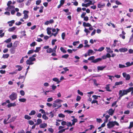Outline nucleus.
<instances>
[{
  "mask_svg": "<svg viewBox=\"0 0 133 133\" xmlns=\"http://www.w3.org/2000/svg\"><path fill=\"white\" fill-rule=\"evenodd\" d=\"M118 126L119 124L116 121H109L107 124L108 128H111L114 127L115 125Z\"/></svg>",
  "mask_w": 133,
  "mask_h": 133,
  "instance_id": "nucleus-1",
  "label": "nucleus"
},
{
  "mask_svg": "<svg viewBox=\"0 0 133 133\" xmlns=\"http://www.w3.org/2000/svg\"><path fill=\"white\" fill-rule=\"evenodd\" d=\"M17 94L15 92H12L11 94L9 96V98L12 101L16 99L17 98Z\"/></svg>",
  "mask_w": 133,
  "mask_h": 133,
  "instance_id": "nucleus-2",
  "label": "nucleus"
},
{
  "mask_svg": "<svg viewBox=\"0 0 133 133\" xmlns=\"http://www.w3.org/2000/svg\"><path fill=\"white\" fill-rule=\"evenodd\" d=\"M63 101L59 99H56L54 102V103H58L59 104L58 107L56 108V109H58L59 108L61 107L62 105L61 103Z\"/></svg>",
  "mask_w": 133,
  "mask_h": 133,
  "instance_id": "nucleus-3",
  "label": "nucleus"
},
{
  "mask_svg": "<svg viewBox=\"0 0 133 133\" xmlns=\"http://www.w3.org/2000/svg\"><path fill=\"white\" fill-rule=\"evenodd\" d=\"M105 4L101 2H99L97 4L98 8H104L105 6Z\"/></svg>",
  "mask_w": 133,
  "mask_h": 133,
  "instance_id": "nucleus-4",
  "label": "nucleus"
},
{
  "mask_svg": "<svg viewBox=\"0 0 133 133\" xmlns=\"http://www.w3.org/2000/svg\"><path fill=\"white\" fill-rule=\"evenodd\" d=\"M127 107L129 109H132L133 108V102H128L127 105Z\"/></svg>",
  "mask_w": 133,
  "mask_h": 133,
  "instance_id": "nucleus-5",
  "label": "nucleus"
},
{
  "mask_svg": "<svg viewBox=\"0 0 133 133\" xmlns=\"http://www.w3.org/2000/svg\"><path fill=\"white\" fill-rule=\"evenodd\" d=\"M123 77L125 78L126 80H129L130 78V75L129 74H127L125 72H123L122 74Z\"/></svg>",
  "mask_w": 133,
  "mask_h": 133,
  "instance_id": "nucleus-6",
  "label": "nucleus"
},
{
  "mask_svg": "<svg viewBox=\"0 0 133 133\" xmlns=\"http://www.w3.org/2000/svg\"><path fill=\"white\" fill-rule=\"evenodd\" d=\"M29 12L26 10H24L23 11V13L24 14V17L23 18V19H26L28 18V14Z\"/></svg>",
  "mask_w": 133,
  "mask_h": 133,
  "instance_id": "nucleus-7",
  "label": "nucleus"
},
{
  "mask_svg": "<svg viewBox=\"0 0 133 133\" xmlns=\"http://www.w3.org/2000/svg\"><path fill=\"white\" fill-rule=\"evenodd\" d=\"M102 60V58H98L97 59H94V60L91 61V62L95 63L101 61Z\"/></svg>",
  "mask_w": 133,
  "mask_h": 133,
  "instance_id": "nucleus-8",
  "label": "nucleus"
},
{
  "mask_svg": "<svg viewBox=\"0 0 133 133\" xmlns=\"http://www.w3.org/2000/svg\"><path fill=\"white\" fill-rule=\"evenodd\" d=\"M114 110H113L112 108H110L109 110L108 113L109 115L112 116L114 112Z\"/></svg>",
  "mask_w": 133,
  "mask_h": 133,
  "instance_id": "nucleus-9",
  "label": "nucleus"
},
{
  "mask_svg": "<svg viewBox=\"0 0 133 133\" xmlns=\"http://www.w3.org/2000/svg\"><path fill=\"white\" fill-rule=\"evenodd\" d=\"M16 106V102H14L13 103H10L7 105L8 108H10L12 107H15Z\"/></svg>",
  "mask_w": 133,
  "mask_h": 133,
  "instance_id": "nucleus-10",
  "label": "nucleus"
},
{
  "mask_svg": "<svg viewBox=\"0 0 133 133\" xmlns=\"http://www.w3.org/2000/svg\"><path fill=\"white\" fill-rule=\"evenodd\" d=\"M15 21L14 20H12L11 21L8 22L7 23L9 24V26H12L13 24H14Z\"/></svg>",
  "mask_w": 133,
  "mask_h": 133,
  "instance_id": "nucleus-11",
  "label": "nucleus"
},
{
  "mask_svg": "<svg viewBox=\"0 0 133 133\" xmlns=\"http://www.w3.org/2000/svg\"><path fill=\"white\" fill-rule=\"evenodd\" d=\"M110 85V84H108L106 85V87H105V89H106V90L107 91L111 92L112 91V90L110 89V87L109 86Z\"/></svg>",
  "mask_w": 133,
  "mask_h": 133,
  "instance_id": "nucleus-12",
  "label": "nucleus"
},
{
  "mask_svg": "<svg viewBox=\"0 0 133 133\" xmlns=\"http://www.w3.org/2000/svg\"><path fill=\"white\" fill-rule=\"evenodd\" d=\"M128 50V49L125 48H122L119 49V51L121 52H125Z\"/></svg>",
  "mask_w": 133,
  "mask_h": 133,
  "instance_id": "nucleus-13",
  "label": "nucleus"
},
{
  "mask_svg": "<svg viewBox=\"0 0 133 133\" xmlns=\"http://www.w3.org/2000/svg\"><path fill=\"white\" fill-rule=\"evenodd\" d=\"M26 63L27 65L28 64L29 65H32L34 63V62H31L29 59H28L26 61Z\"/></svg>",
  "mask_w": 133,
  "mask_h": 133,
  "instance_id": "nucleus-14",
  "label": "nucleus"
},
{
  "mask_svg": "<svg viewBox=\"0 0 133 133\" xmlns=\"http://www.w3.org/2000/svg\"><path fill=\"white\" fill-rule=\"evenodd\" d=\"M106 66H98L97 67V69L98 70H102L105 68L106 67Z\"/></svg>",
  "mask_w": 133,
  "mask_h": 133,
  "instance_id": "nucleus-15",
  "label": "nucleus"
},
{
  "mask_svg": "<svg viewBox=\"0 0 133 133\" xmlns=\"http://www.w3.org/2000/svg\"><path fill=\"white\" fill-rule=\"evenodd\" d=\"M47 126L46 123H44L41 124L39 125V127L41 128H44L46 127Z\"/></svg>",
  "mask_w": 133,
  "mask_h": 133,
  "instance_id": "nucleus-16",
  "label": "nucleus"
},
{
  "mask_svg": "<svg viewBox=\"0 0 133 133\" xmlns=\"http://www.w3.org/2000/svg\"><path fill=\"white\" fill-rule=\"evenodd\" d=\"M37 122L36 123V124L38 125L41 124L42 122V119L40 118H38L37 120Z\"/></svg>",
  "mask_w": 133,
  "mask_h": 133,
  "instance_id": "nucleus-17",
  "label": "nucleus"
},
{
  "mask_svg": "<svg viewBox=\"0 0 133 133\" xmlns=\"http://www.w3.org/2000/svg\"><path fill=\"white\" fill-rule=\"evenodd\" d=\"M83 25L84 27H89L91 26V24L89 23H86L85 22L83 23Z\"/></svg>",
  "mask_w": 133,
  "mask_h": 133,
  "instance_id": "nucleus-18",
  "label": "nucleus"
},
{
  "mask_svg": "<svg viewBox=\"0 0 133 133\" xmlns=\"http://www.w3.org/2000/svg\"><path fill=\"white\" fill-rule=\"evenodd\" d=\"M15 47H12L10 49V51L11 54H14L15 52Z\"/></svg>",
  "mask_w": 133,
  "mask_h": 133,
  "instance_id": "nucleus-19",
  "label": "nucleus"
},
{
  "mask_svg": "<svg viewBox=\"0 0 133 133\" xmlns=\"http://www.w3.org/2000/svg\"><path fill=\"white\" fill-rule=\"evenodd\" d=\"M16 67L18 68V69L16 70L19 71L21 70L23 68V67H22L19 65H16Z\"/></svg>",
  "mask_w": 133,
  "mask_h": 133,
  "instance_id": "nucleus-20",
  "label": "nucleus"
},
{
  "mask_svg": "<svg viewBox=\"0 0 133 133\" xmlns=\"http://www.w3.org/2000/svg\"><path fill=\"white\" fill-rule=\"evenodd\" d=\"M51 28H50L49 27H48L47 28L46 30L47 31V33L49 35H50L51 33Z\"/></svg>",
  "mask_w": 133,
  "mask_h": 133,
  "instance_id": "nucleus-21",
  "label": "nucleus"
},
{
  "mask_svg": "<svg viewBox=\"0 0 133 133\" xmlns=\"http://www.w3.org/2000/svg\"><path fill=\"white\" fill-rule=\"evenodd\" d=\"M78 120L76 118H74L72 120V125H74L75 123L77 122Z\"/></svg>",
  "mask_w": 133,
  "mask_h": 133,
  "instance_id": "nucleus-22",
  "label": "nucleus"
},
{
  "mask_svg": "<svg viewBox=\"0 0 133 133\" xmlns=\"http://www.w3.org/2000/svg\"><path fill=\"white\" fill-rule=\"evenodd\" d=\"M16 29V27L13 26L12 28H10L8 30V31L9 32H12Z\"/></svg>",
  "mask_w": 133,
  "mask_h": 133,
  "instance_id": "nucleus-23",
  "label": "nucleus"
},
{
  "mask_svg": "<svg viewBox=\"0 0 133 133\" xmlns=\"http://www.w3.org/2000/svg\"><path fill=\"white\" fill-rule=\"evenodd\" d=\"M123 82L122 81H120L119 82H116L115 83V86L118 85H122L123 84Z\"/></svg>",
  "mask_w": 133,
  "mask_h": 133,
  "instance_id": "nucleus-24",
  "label": "nucleus"
},
{
  "mask_svg": "<svg viewBox=\"0 0 133 133\" xmlns=\"http://www.w3.org/2000/svg\"><path fill=\"white\" fill-rule=\"evenodd\" d=\"M52 80L54 81L57 82V84H59L60 82V81L58 79L56 78H53Z\"/></svg>",
  "mask_w": 133,
  "mask_h": 133,
  "instance_id": "nucleus-25",
  "label": "nucleus"
},
{
  "mask_svg": "<svg viewBox=\"0 0 133 133\" xmlns=\"http://www.w3.org/2000/svg\"><path fill=\"white\" fill-rule=\"evenodd\" d=\"M15 8V6L14 5H10L8 7H7L5 9L6 10V9L7 10H8V9H14Z\"/></svg>",
  "mask_w": 133,
  "mask_h": 133,
  "instance_id": "nucleus-26",
  "label": "nucleus"
},
{
  "mask_svg": "<svg viewBox=\"0 0 133 133\" xmlns=\"http://www.w3.org/2000/svg\"><path fill=\"white\" fill-rule=\"evenodd\" d=\"M41 49V47H37L36 48V50H34V52H38Z\"/></svg>",
  "mask_w": 133,
  "mask_h": 133,
  "instance_id": "nucleus-27",
  "label": "nucleus"
},
{
  "mask_svg": "<svg viewBox=\"0 0 133 133\" xmlns=\"http://www.w3.org/2000/svg\"><path fill=\"white\" fill-rule=\"evenodd\" d=\"M24 118L26 119H27V120H29L31 119V117L29 115H25L24 116Z\"/></svg>",
  "mask_w": 133,
  "mask_h": 133,
  "instance_id": "nucleus-28",
  "label": "nucleus"
},
{
  "mask_svg": "<svg viewBox=\"0 0 133 133\" xmlns=\"http://www.w3.org/2000/svg\"><path fill=\"white\" fill-rule=\"evenodd\" d=\"M36 113V111L34 110H32L31 112L29 113V115L31 116L34 115Z\"/></svg>",
  "mask_w": 133,
  "mask_h": 133,
  "instance_id": "nucleus-29",
  "label": "nucleus"
},
{
  "mask_svg": "<svg viewBox=\"0 0 133 133\" xmlns=\"http://www.w3.org/2000/svg\"><path fill=\"white\" fill-rule=\"evenodd\" d=\"M9 55L8 54H3L2 57L4 58H6L9 56Z\"/></svg>",
  "mask_w": 133,
  "mask_h": 133,
  "instance_id": "nucleus-30",
  "label": "nucleus"
},
{
  "mask_svg": "<svg viewBox=\"0 0 133 133\" xmlns=\"http://www.w3.org/2000/svg\"><path fill=\"white\" fill-rule=\"evenodd\" d=\"M46 52L47 53H51L53 52L52 49L51 48H49L46 50Z\"/></svg>",
  "mask_w": 133,
  "mask_h": 133,
  "instance_id": "nucleus-31",
  "label": "nucleus"
},
{
  "mask_svg": "<svg viewBox=\"0 0 133 133\" xmlns=\"http://www.w3.org/2000/svg\"><path fill=\"white\" fill-rule=\"evenodd\" d=\"M127 90L128 93L131 91H132L133 92V87H130Z\"/></svg>",
  "mask_w": 133,
  "mask_h": 133,
  "instance_id": "nucleus-32",
  "label": "nucleus"
},
{
  "mask_svg": "<svg viewBox=\"0 0 133 133\" xmlns=\"http://www.w3.org/2000/svg\"><path fill=\"white\" fill-rule=\"evenodd\" d=\"M95 58V57L94 56H92L90 57L88 59V60L89 61H92L93 60H94Z\"/></svg>",
  "mask_w": 133,
  "mask_h": 133,
  "instance_id": "nucleus-33",
  "label": "nucleus"
},
{
  "mask_svg": "<svg viewBox=\"0 0 133 133\" xmlns=\"http://www.w3.org/2000/svg\"><path fill=\"white\" fill-rule=\"evenodd\" d=\"M34 52V50L32 49L29 50L27 54L28 55L32 54Z\"/></svg>",
  "mask_w": 133,
  "mask_h": 133,
  "instance_id": "nucleus-34",
  "label": "nucleus"
},
{
  "mask_svg": "<svg viewBox=\"0 0 133 133\" xmlns=\"http://www.w3.org/2000/svg\"><path fill=\"white\" fill-rule=\"evenodd\" d=\"M118 41L116 40H114V43L112 45V48H114L115 46H116V42H117Z\"/></svg>",
  "mask_w": 133,
  "mask_h": 133,
  "instance_id": "nucleus-35",
  "label": "nucleus"
},
{
  "mask_svg": "<svg viewBox=\"0 0 133 133\" xmlns=\"http://www.w3.org/2000/svg\"><path fill=\"white\" fill-rule=\"evenodd\" d=\"M93 81L94 82V84H95L96 86H97L98 84L97 83L96 80L95 79H93Z\"/></svg>",
  "mask_w": 133,
  "mask_h": 133,
  "instance_id": "nucleus-36",
  "label": "nucleus"
},
{
  "mask_svg": "<svg viewBox=\"0 0 133 133\" xmlns=\"http://www.w3.org/2000/svg\"><path fill=\"white\" fill-rule=\"evenodd\" d=\"M60 50H61V51L62 52H63L64 53H66V51L62 47H61L60 48Z\"/></svg>",
  "mask_w": 133,
  "mask_h": 133,
  "instance_id": "nucleus-37",
  "label": "nucleus"
},
{
  "mask_svg": "<svg viewBox=\"0 0 133 133\" xmlns=\"http://www.w3.org/2000/svg\"><path fill=\"white\" fill-rule=\"evenodd\" d=\"M42 117L43 119L45 120H47L48 119V117L46 116L45 114H43L42 116Z\"/></svg>",
  "mask_w": 133,
  "mask_h": 133,
  "instance_id": "nucleus-38",
  "label": "nucleus"
},
{
  "mask_svg": "<svg viewBox=\"0 0 133 133\" xmlns=\"http://www.w3.org/2000/svg\"><path fill=\"white\" fill-rule=\"evenodd\" d=\"M19 101L21 102H25L26 101V99L24 98H19Z\"/></svg>",
  "mask_w": 133,
  "mask_h": 133,
  "instance_id": "nucleus-39",
  "label": "nucleus"
},
{
  "mask_svg": "<svg viewBox=\"0 0 133 133\" xmlns=\"http://www.w3.org/2000/svg\"><path fill=\"white\" fill-rule=\"evenodd\" d=\"M36 45V43L35 42H34L30 44V46L31 47L34 46Z\"/></svg>",
  "mask_w": 133,
  "mask_h": 133,
  "instance_id": "nucleus-40",
  "label": "nucleus"
},
{
  "mask_svg": "<svg viewBox=\"0 0 133 133\" xmlns=\"http://www.w3.org/2000/svg\"><path fill=\"white\" fill-rule=\"evenodd\" d=\"M28 123L31 125H32L34 124V122L32 120H29L28 121Z\"/></svg>",
  "mask_w": 133,
  "mask_h": 133,
  "instance_id": "nucleus-41",
  "label": "nucleus"
},
{
  "mask_svg": "<svg viewBox=\"0 0 133 133\" xmlns=\"http://www.w3.org/2000/svg\"><path fill=\"white\" fill-rule=\"evenodd\" d=\"M58 116L59 117L62 118H64L65 117V115L64 114L62 113L58 114Z\"/></svg>",
  "mask_w": 133,
  "mask_h": 133,
  "instance_id": "nucleus-42",
  "label": "nucleus"
},
{
  "mask_svg": "<svg viewBox=\"0 0 133 133\" xmlns=\"http://www.w3.org/2000/svg\"><path fill=\"white\" fill-rule=\"evenodd\" d=\"M69 55L68 54H67L62 55V57L66 59L69 57Z\"/></svg>",
  "mask_w": 133,
  "mask_h": 133,
  "instance_id": "nucleus-43",
  "label": "nucleus"
},
{
  "mask_svg": "<svg viewBox=\"0 0 133 133\" xmlns=\"http://www.w3.org/2000/svg\"><path fill=\"white\" fill-rule=\"evenodd\" d=\"M119 95L121 96L122 97L124 95V94L123 93V92L121 90H120L119 92Z\"/></svg>",
  "mask_w": 133,
  "mask_h": 133,
  "instance_id": "nucleus-44",
  "label": "nucleus"
},
{
  "mask_svg": "<svg viewBox=\"0 0 133 133\" xmlns=\"http://www.w3.org/2000/svg\"><path fill=\"white\" fill-rule=\"evenodd\" d=\"M23 78H24V80H23V81L22 82V83L23 82H24V81L25 79V76H20L18 78V79H21Z\"/></svg>",
  "mask_w": 133,
  "mask_h": 133,
  "instance_id": "nucleus-45",
  "label": "nucleus"
},
{
  "mask_svg": "<svg viewBox=\"0 0 133 133\" xmlns=\"http://www.w3.org/2000/svg\"><path fill=\"white\" fill-rule=\"evenodd\" d=\"M105 49V48L104 47H102L98 49V51L101 52L103 51Z\"/></svg>",
  "mask_w": 133,
  "mask_h": 133,
  "instance_id": "nucleus-46",
  "label": "nucleus"
},
{
  "mask_svg": "<svg viewBox=\"0 0 133 133\" xmlns=\"http://www.w3.org/2000/svg\"><path fill=\"white\" fill-rule=\"evenodd\" d=\"M118 66L119 68H122L126 67L124 65L122 64H119L118 65Z\"/></svg>",
  "mask_w": 133,
  "mask_h": 133,
  "instance_id": "nucleus-47",
  "label": "nucleus"
},
{
  "mask_svg": "<svg viewBox=\"0 0 133 133\" xmlns=\"http://www.w3.org/2000/svg\"><path fill=\"white\" fill-rule=\"evenodd\" d=\"M93 51L91 49H89L88 51V56H90V54H92L93 53Z\"/></svg>",
  "mask_w": 133,
  "mask_h": 133,
  "instance_id": "nucleus-48",
  "label": "nucleus"
},
{
  "mask_svg": "<svg viewBox=\"0 0 133 133\" xmlns=\"http://www.w3.org/2000/svg\"><path fill=\"white\" fill-rule=\"evenodd\" d=\"M11 39L10 38H9L8 39H6L4 41V42H6V43H8L9 42L11 41Z\"/></svg>",
  "mask_w": 133,
  "mask_h": 133,
  "instance_id": "nucleus-49",
  "label": "nucleus"
},
{
  "mask_svg": "<svg viewBox=\"0 0 133 133\" xmlns=\"http://www.w3.org/2000/svg\"><path fill=\"white\" fill-rule=\"evenodd\" d=\"M66 125L68 127L70 126L72 127V123H71V122H68L67 123Z\"/></svg>",
  "mask_w": 133,
  "mask_h": 133,
  "instance_id": "nucleus-50",
  "label": "nucleus"
},
{
  "mask_svg": "<svg viewBox=\"0 0 133 133\" xmlns=\"http://www.w3.org/2000/svg\"><path fill=\"white\" fill-rule=\"evenodd\" d=\"M17 46V42H15L14 43L12 47H15L16 48V47Z\"/></svg>",
  "mask_w": 133,
  "mask_h": 133,
  "instance_id": "nucleus-51",
  "label": "nucleus"
},
{
  "mask_svg": "<svg viewBox=\"0 0 133 133\" xmlns=\"http://www.w3.org/2000/svg\"><path fill=\"white\" fill-rule=\"evenodd\" d=\"M50 115H49V117H50L51 118H52L54 116V114L51 111L50 113Z\"/></svg>",
  "mask_w": 133,
  "mask_h": 133,
  "instance_id": "nucleus-52",
  "label": "nucleus"
},
{
  "mask_svg": "<svg viewBox=\"0 0 133 133\" xmlns=\"http://www.w3.org/2000/svg\"><path fill=\"white\" fill-rule=\"evenodd\" d=\"M64 112H67L68 114H71L73 112V111H72L67 110H65Z\"/></svg>",
  "mask_w": 133,
  "mask_h": 133,
  "instance_id": "nucleus-53",
  "label": "nucleus"
},
{
  "mask_svg": "<svg viewBox=\"0 0 133 133\" xmlns=\"http://www.w3.org/2000/svg\"><path fill=\"white\" fill-rule=\"evenodd\" d=\"M67 123L65 121H63L61 122V124L63 126H64L65 125H67Z\"/></svg>",
  "mask_w": 133,
  "mask_h": 133,
  "instance_id": "nucleus-54",
  "label": "nucleus"
},
{
  "mask_svg": "<svg viewBox=\"0 0 133 133\" xmlns=\"http://www.w3.org/2000/svg\"><path fill=\"white\" fill-rule=\"evenodd\" d=\"M59 105V104L58 103V104H56L55 103H53V105H52V106L53 107V108H55L56 107H58V106Z\"/></svg>",
  "mask_w": 133,
  "mask_h": 133,
  "instance_id": "nucleus-55",
  "label": "nucleus"
},
{
  "mask_svg": "<svg viewBox=\"0 0 133 133\" xmlns=\"http://www.w3.org/2000/svg\"><path fill=\"white\" fill-rule=\"evenodd\" d=\"M125 64L126 66H125L126 67H128L131 66L130 64V62H127L125 63Z\"/></svg>",
  "mask_w": 133,
  "mask_h": 133,
  "instance_id": "nucleus-56",
  "label": "nucleus"
},
{
  "mask_svg": "<svg viewBox=\"0 0 133 133\" xmlns=\"http://www.w3.org/2000/svg\"><path fill=\"white\" fill-rule=\"evenodd\" d=\"M62 38L64 40V38L65 36V34L64 32H63L62 33L61 35Z\"/></svg>",
  "mask_w": 133,
  "mask_h": 133,
  "instance_id": "nucleus-57",
  "label": "nucleus"
},
{
  "mask_svg": "<svg viewBox=\"0 0 133 133\" xmlns=\"http://www.w3.org/2000/svg\"><path fill=\"white\" fill-rule=\"evenodd\" d=\"M129 41L133 42V33L130 38Z\"/></svg>",
  "mask_w": 133,
  "mask_h": 133,
  "instance_id": "nucleus-58",
  "label": "nucleus"
},
{
  "mask_svg": "<svg viewBox=\"0 0 133 133\" xmlns=\"http://www.w3.org/2000/svg\"><path fill=\"white\" fill-rule=\"evenodd\" d=\"M20 94L22 96H23L25 95L24 91L22 90H21L20 91Z\"/></svg>",
  "mask_w": 133,
  "mask_h": 133,
  "instance_id": "nucleus-59",
  "label": "nucleus"
},
{
  "mask_svg": "<svg viewBox=\"0 0 133 133\" xmlns=\"http://www.w3.org/2000/svg\"><path fill=\"white\" fill-rule=\"evenodd\" d=\"M86 13L85 12H83L81 15V17L82 18H83L84 17V16L86 15Z\"/></svg>",
  "mask_w": 133,
  "mask_h": 133,
  "instance_id": "nucleus-60",
  "label": "nucleus"
},
{
  "mask_svg": "<svg viewBox=\"0 0 133 133\" xmlns=\"http://www.w3.org/2000/svg\"><path fill=\"white\" fill-rule=\"evenodd\" d=\"M115 3L117 5H122V3H120L119 1L118 0H116L115 1Z\"/></svg>",
  "mask_w": 133,
  "mask_h": 133,
  "instance_id": "nucleus-61",
  "label": "nucleus"
},
{
  "mask_svg": "<svg viewBox=\"0 0 133 133\" xmlns=\"http://www.w3.org/2000/svg\"><path fill=\"white\" fill-rule=\"evenodd\" d=\"M53 99L52 97L48 98L47 100L48 102H50L53 101Z\"/></svg>",
  "mask_w": 133,
  "mask_h": 133,
  "instance_id": "nucleus-62",
  "label": "nucleus"
},
{
  "mask_svg": "<svg viewBox=\"0 0 133 133\" xmlns=\"http://www.w3.org/2000/svg\"><path fill=\"white\" fill-rule=\"evenodd\" d=\"M82 6H85L86 7H87L88 6H89L88 3H87V4L82 3Z\"/></svg>",
  "mask_w": 133,
  "mask_h": 133,
  "instance_id": "nucleus-63",
  "label": "nucleus"
},
{
  "mask_svg": "<svg viewBox=\"0 0 133 133\" xmlns=\"http://www.w3.org/2000/svg\"><path fill=\"white\" fill-rule=\"evenodd\" d=\"M81 99V97L80 96L78 95L77 96L76 100L78 101H79Z\"/></svg>",
  "mask_w": 133,
  "mask_h": 133,
  "instance_id": "nucleus-64",
  "label": "nucleus"
}]
</instances>
